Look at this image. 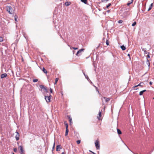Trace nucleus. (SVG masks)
Masks as SVG:
<instances>
[{
    "instance_id": "obj_1",
    "label": "nucleus",
    "mask_w": 154,
    "mask_h": 154,
    "mask_svg": "<svg viewBox=\"0 0 154 154\" xmlns=\"http://www.w3.org/2000/svg\"><path fill=\"white\" fill-rule=\"evenodd\" d=\"M6 10L7 11H8L10 14H12L14 11V10L11 6H7L6 7Z\"/></svg>"
},
{
    "instance_id": "obj_2",
    "label": "nucleus",
    "mask_w": 154,
    "mask_h": 154,
    "mask_svg": "<svg viewBox=\"0 0 154 154\" xmlns=\"http://www.w3.org/2000/svg\"><path fill=\"white\" fill-rule=\"evenodd\" d=\"M95 146L97 149H99L100 148L99 142L98 140H96L95 142Z\"/></svg>"
},
{
    "instance_id": "obj_3",
    "label": "nucleus",
    "mask_w": 154,
    "mask_h": 154,
    "mask_svg": "<svg viewBox=\"0 0 154 154\" xmlns=\"http://www.w3.org/2000/svg\"><path fill=\"white\" fill-rule=\"evenodd\" d=\"M45 99L47 102H49L50 101V95L49 96H45Z\"/></svg>"
},
{
    "instance_id": "obj_4",
    "label": "nucleus",
    "mask_w": 154,
    "mask_h": 154,
    "mask_svg": "<svg viewBox=\"0 0 154 154\" xmlns=\"http://www.w3.org/2000/svg\"><path fill=\"white\" fill-rule=\"evenodd\" d=\"M19 149L20 150V153L21 154H24V150L23 149V148L21 146H20L19 147Z\"/></svg>"
},
{
    "instance_id": "obj_5",
    "label": "nucleus",
    "mask_w": 154,
    "mask_h": 154,
    "mask_svg": "<svg viewBox=\"0 0 154 154\" xmlns=\"http://www.w3.org/2000/svg\"><path fill=\"white\" fill-rule=\"evenodd\" d=\"M143 82H141L139 84L137 85H136L133 87V88H134L140 86L141 87L143 86Z\"/></svg>"
},
{
    "instance_id": "obj_6",
    "label": "nucleus",
    "mask_w": 154,
    "mask_h": 154,
    "mask_svg": "<svg viewBox=\"0 0 154 154\" xmlns=\"http://www.w3.org/2000/svg\"><path fill=\"white\" fill-rule=\"evenodd\" d=\"M103 99H104L105 100V101L106 102H108L110 100V99L109 98H107L105 97H103V98H102V100L103 102Z\"/></svg>"
},
{
    "instance_id": "obj_7",
    "label": "nucleus",
    "mask_w": 154,
    "mask_h": 154,
    "mask_svg": "<svg viewBox=\"0 0 154 154\" xmlns=\"http://www.w3.org/2000/svg\"><path fill=\"white\" fill-rule=\"evenodd\" d=\"M61 146L60 145H57V146L56 148V151H59L60 150V149L61 148L60 147Z\"/></svg>"
},
{
    "instance_id": "obj_8",
    "label": "nucleus",
    "mask_w": 154,
    "mask_h": 154,
    "mask_svg": "<svg viewBox=\"0 0 154 154\" xmlns=\"http://www.w3.org/2000/svg\"><path fill=\"white\" fill-rule=\"evenodd\" d=\"M84 50V49H80V50H79L77 52V53H76V55L77 56H78L79 55V53H81L82 51H83Z\"/></svg>"
},
{
    "instance_id": "obj_9",
    "label": "nucleus",
    "mask_w": 154,
    "mask_h": 154,
    "mask_svg": "<svg viewBox=\"0 0 154 154\" xmlns=\"http://www.w3.org/2000/svg\"><path fill=\"white\" fill-rule=\"evenodd\" d=\"M101 116V112L100 111L99 114L97 116V118L99 119L100 120V117Z\"/></svg>"
},
{
    "instance_id": "obj_10",
    "label": "nucleus",
    "mask_w": 154,
    "mask_h": 154,
    "mask_svg": "<svg viewBox=\"0 0 154 154\" xmlns=\"http://www.w3.org/2000/svg\"><path fill=\"white\" fill-rule=\"evenodd\" d=\"M7 75V74L6 73L3 74L1 75V78H3L6 77Z\"/></svg>"
},
{
    "instance_id": "obj_11",
    "label": "nucleus",
    "mask_w": 154,
    "mask_h": 154,
    "mask_svg": "<svg viewBox=\"0 0 154 154\" xmlns=\"http://www.w3.org/2000/svg\"><path fill=\"white\" fill-rule=\"evenodd\" d=\"M17 134L16 135V136L15 137H16V140H17L19 139V134L17 132Z\"/></svg>"
},
{
    "instance_id": "obj_12",
    "label": "nucleus",
    "mask_w": 154,
    "mask_h": 154,
    "mask_svg": "<svg viewBox=\"0 0 154 154\" xmlns=\"http://www.w3.org/2000/svg\"><path fill=\"white\" fill-rule=\"evenodd\" d=\"M68 132H69V130H68V129L67 128V126H66V128L65 136H66L67 135V134H68Z\"/></svg>"
},
{
    "instance_id": "obj_13",
    "label": "nucleus",
    "mask_w": 154,
    "mask_h": 154,
    "mask_svg": "<svg viewBox=\"0 0 154 154\" xmlns=\"http://www.w3.org/2000/svg\"><path fill=\"white\" fill-rule=\"evenodd\" d=\"M146 91V90H143L142 91H140L139 93V95H142L143 94V93L144 92H145Z\"/></svg>"
},
{
    "instance_id": "obj_14",
    "label": "nucleus",
    "mask_w": 154,
    "mask_h": 154,
    "mask_svg": "<svg viewBox=\"0 0 154 154\" xmlns=\"http://www.w3.org/2000/svg\"><path fill=\"white\" fill-rule=\"evenodd\" d=\"M117 133L119 134H122V132L118 128H117Z\"/></svg>"
},
{
    "instance_id": "obj_15",
    "label": "nucleus",
    "mask_w": 154,
    "mask_h": 154,
    "mask_svg": "<svg viewBox=\"0 0 154 154\" xmlns=\"http://www.w3.org/2000/svg\"><path fill=\"white\" fill-rule=\"evenodd\" d=\"M153 6V3H151L150 5L148 11H149L152 8Z\"/></svg>"
},
{
    "instance_id": "obj_16",
    "label": "nucleus",
    "mask_w": 154,
    "mask_h": 154,
    "mask_svg": "<svg viewBox=\"0 0 154 154\" xmlns=\"http://www.w3.org/2000/svg\"><path fill=\"white\" fill-rule=\"evenodd\" d=\"M121 48L122 50L123 51L125 50L126 49V48H125V47L123 45L121 46Z\"/></svg>"
},
{
    "instance_id": "obj_17",
    "label": "nucleus",
    "mask_w": 154,
    "mask_h": 154,
    "mask_svg": "<svg viewBox=\"0 0 154 154\" xmlns=\"http://www.w3.org/2000/svg\"><path fill=\"white\" fill-rule=\"evenodd\" d=\"M146 64L148 65V67H149L150 65V63L149 60L147 59L146 60Z\"/></svg>"
},
{
    "instance_id": "obj_18",
    "label": "nucleus",
    "mask_w": 154,
    "mask_h": 154,
    "mask_svg": "<svg viewBox=\"0 0 154 154\" xmlns=\"http://www.w3.org/2000/svg\"><path fill=\"white\" fill-rule=\"evenodd\" d=\"M81 1L85 4H86L87 2V0H81Z\"/></svg>"
},
{
    "instance_id": "obj_19",
    "label": "nucleus",
    "mask_w": 154,
    "mask_h": 154,
    "mask_svg": "<svg viewBox=\"0 0 154 154\" xmlns=\"http://www.w3.org/2000/svg\"><path fill=\"white\" fill-rule=\"evenodd\" d=\"M70 4V2H66L65 3V5L66 6H69Z\"/></svg>"
},
{
    "instance_id": "obj_20",
    "label": "nucleus",
    "mask_w": 154,
    "mask_h": 154,
    "mask_svg": "<svg viewBox=\"0 0 154 154\" xmlns=\"http://www.w3.org/2000/svg\"><path fill=\"white\" fill-rule=\"evenodd\" d=\"M42 70L45 73H47V70L45 69V68H43Z\"/></svg>"
},
{
    "instance_id": "obj_21",
    "label": "nucleus",
    "mask_w": 154,
    "mask_h": 154,
    "mask_svg": "<svg viewBox=\"0 0 154 154\" xmlns=\"http://www.w3.org/2000/svg\"><path fill=\"white\" fill-rule=\"evenodd\" d=\"M58 80V78H56V79L55 82L54 83V85H56L57 84Z\"/></svg>"
},
{
    "instance_id": "obj_22",
    "label": "nucleus",
    "mask_w": 154,
    "mask_h": 154,
    "mask_svg": "<svg viewBox=\"0 0 154 154\" xmlns=\"http://www.w3.org/2000/svg\"><path fill=\"white\" fill-rule=\"evenodd\" d=\"M133 2V0H131V2H128L127 4V5L128 6H129L130 5L131 3Z\"/></svg>"
},
{
    "instance_id": "obj_23",
    "label": "nucleus",
    "mask_w": 154,
    "mask_h": 154,
    "mask_svg": "<svg viewBox=\"0 0 154 154\" xmlns=\"http://www.w3.org/2000/svg\"><path fill=\"white\" fill-rule=\"evenodd\" d=\"M40 88L42 89H44L45 88L44 86L42 85H40Z\"/></svg>"
},
{
    "instance_id": "obj_24",
    "label": "nucleus",
    "mask_w": 154,
    "mask_h": 154,
    "mask_svg": "<svg viewBox=\"0 0 154 154\" xmlns=\"http://www.w3.org/2000/svg\"><path fill=\"white\" fill-rule=\"evenodd\" d=\"M69 119L70 124V125H71V123H72V119L71 118H70V117H69Z\"/></svg>"
},
{
    "instance_id": "obj_25",
    "label": "nucleus",
    "mask_w": 154,
    "mask_h": 154,
    "mask_svg": "<svg viewBox=\"0 0 154 154\" xmlns=\"http://www.w3.org/2000/svg\"><path fill=\"white\" fill-rule=\"evenodd\" d=\"M64 124H65L66 127V126H67V128H68V124L66 123V122L65 121L64 122Z\"/></svg>"
},
{
    "instance_id": "obj_26",
    "label": "nucleus",
    "mask_w": 154,
    "mask_h": 154,
    "mask_svg": "<svg viewBox=\"0 0 154 154\" xmlns=\"http://www.w3.org/2000/svg\"><path fill=\"white\" fill-rule=\"evenodd\" d=\"M17 17L16 15H15L14 16V19L15 21H17Z\"/></svg>"
},
{
    "instance_id": "obj_27",
    "label": "nucleus",
    "mask_w": 154,
    "mask_h": 154,
    "mask_svg": "<svg viewBox=\"0 0 154 154\" xmlns=\"http://www.w3.org/2000/svg\"><path fill=\"white\" fill-rule=\"evenodd\" d=\"M136 22H134L132 25V26H134L136 25Z\"/></svg>"
},
{
    "instance_id": "obj_28",
    "label": "nucleus",
    "mask_w": 154,
    "mask_h": 154,
    "mask_svg": "<svg viewBox=\"0 0 154 154\" xmlns=\"http://www.w3.org/2000/svg\"><path fill=\"white\" fill-rule=\"evenodd\" d=\"M38 81V79H33V82H37Z\"/></svg>"
},
{
    "instance_id": "obj_29",
    "label": "nucleus",
    "mask_w": 154,
    "mask_h": 154,
    "mask_svg": "<svg viewBox=\"0 0 154 154\" xmlns=\"http://www.w3.org/2000/svg\"><path fill=\"white\" fill-rule=\"evenodd\" d=\"M84 75H85V77L88 80H89V78L88 77V76L87 75H85V74H84Z\"/></svg>"
},
{
    "instance_id": "obj_30",
    "label": "nucleus",
    "mask_w": 154,
    "mask_h": 154,
    "mask_svg": "<svg viewBox=\"0 0 154 154\" xmlns=\"http://www.w3.org/2000/svg\"><path fill=\"white\" fill-rule=\"evenodd\" d=\"M122 20H119L118 21V23H122Z\"/></svg>"
},
{
    "instance_id": "obj_31",
    "label": "nucleus",
    "mask_w": 154,
    "mask_h": 154,
    "mask_svg": "<svg viewBox=\"0 0 154 154\" xmlns=\"http://www.w3.org/2000/svg\"><path fill=\"white\" fill-rule=\"evenodd\" d=\"M3 38L2 37H0V42L3 41Z\"/></svg>"
},
{
    "instance_id": "obj_32",
    "label": "nucleus",
    "mask_w": 154,
    "mask_h": 154,
    "mask_svg": "<svg viewBox=\"0 0 154 154\" xmlns=\"http://www.w3.org/2000/svg\"><path fill=\"white\" fill-rule=\"evenodd\" d=\"M81 141L80 140H78L76 142L78 144H79L80 143Z\"/></svg>"
},
{
    "instance_id": "obj_33",
    "label": "nucleus",
    "mask_w": 154,
    "mask_h": 154,
    "mask_svg": "<svg viewBox=\"0 0 154 154\" xmlns=\"http://www.w3.org/2000/svg\"><path fill=\"white\" fill-rule=\"evenodd\" d=\"M14 151L15 152H16L17 151V148H14Z\"/></svg>"
},
{
    "instance_id": "obj_34",
    "label": "nucleus",
    "mask_w": 154,
    "mask_h": 154,
    "mask_svg": "<svg viewBox=\"0 0 154 154\" xmlns=\"http://www.w3.org/2000/svg\"><path fill=\"white\" fill-rule=\"evenodd\" d=\"M142 50L143 51H144L145 53H146L147 52L146 51V50L144 48H142Z\"/></svg>"
},
{
    "instance_id": "obj_35",
    "label": "nucleus",
    "mask_w": 154,
    "mask_h": 154,
    "mask_svg": "<svg viewBox=\"0 0 154 154\" xmlns=\"http://www.w3.org/2000/svg\"><path fill=\"white\" fill-rule=\"evenodd\" d=\"M106 44L107 45H109V42H108V40H106Z\"/></svg>"
},
{
    "instance_id": "obj_36",
    "label": "nucleus",
    "mask_w": 154,
    "mask_h": 154,
    "mask_svg": "<svg viewBox=\"0 0 154 154\" xmlns=\"http://www.w3.org/2000/svg\"><path fill=\"white\" fill-rule=\"evenodd\" d=\"M111 5L110 4H108L106 6V8H108L109 6H110Z\"/></svg>"
},
{
    "instance_id": "obj_37",
    "label": "nucleus",
    "mask_w": 154,
    "mask_h": 154,
    "mask_svg": "<svg viewBox=\"0 0 154 154\" xmlns=\"http://www.w3.org/2000/svg\"><path fill=\"white\" fill-rule=\"evenodd\" d=\"M55 144V143H54V145H53V148H52V149H54Z\"/></svg>"
},
{
    "instance_id": "obj_38",
    "label": "nucleus",
    "mask_w": 154,
    "mask_h": 154,
    "mask_svg": "<svg viewBox=\"0 0 154 154\" xmlns=\"http://www.w3.org/2000/svg\"><path fill=\"white\" fill-rule=\"evenodd\" d=\"M72 48L74 50H77L78 49L77 48L72 47Z\"/></svg>"
},
{
    "instance_id": "obj_39",
    "label": "nucleus",
    "mask_w": 154,
    "mask_h": 154,
    "mask_svg": "<svg viewBox=\"0 0 154 154\" xmlns=\"http://www.w3.org/2000/svg\"><path fill=\"white\" fill-rule=\"evenodd\" d=\"M50 91L51 93H52V90L51 88H50Z\"/></svg>"
},
{
    "instance_id": "obj_40",
    "label": "nucleus",
    "mask_w": 154,
    "mask_h": 154,
    "mask_svg": "<svg viewBox=\"0 0 154 154\" xmlns=\"http://www.w3.org/2000/svg\"><path fill=\"white\" fill-rule=\"evenodd\" d=\"M102 2H104L105 1H107L108 0H101Z\"/></svg>"
},
{
    "instance_id": "obj_41",
    "label": "nucleus",
    "mask_w": 154,
    "mask_h": 154,
    "mask_svg": "<svg viewBox=\"0 0 154 154\" xmlns=\"http://www.w3.org/2000/svg\"><path fill=\"white\" fill-rule=\"evenodd\" d=\"M94 87L95 88H96V89L97 91L98 92H99V91H98V89H97V87H96L95 86H94Z\"/></svg>"
},
{
    "instance_id": "obj_42",
    "label": "nucleus",
    "mask_w": 154,
    "mask_h": 154,
    "mask_svg": "<svg viewBox=\"0 0 154 154\" xmlns=\"http://www.w3.org/2000/svg\"><path fill=\"white\" fill-rule=\"evenodd\" d=\"M146 57L149 58L150 57L149 55H147L146 56Z\"/></svg>"
},
{
    "instance_id": "obj_43",
    "label": "nucleus",
    "mask_w": 154,
    "mask_h": 154,
    "mask_svg": "<svg viewBox=\"0 0 154 154\" xmlns=\"http://www.w3.org/2000/svg\"><path fill=\"white\" fill-rule=\"evenodd\" d=\"M152 83V82H149V84L150 85H151Z\"/></svg>"
},
{
    "instance_id": "obj_44",
    "label": "nucleus",
    "mask_w": 154,
    "mask_h": 154,
    "mask_svg": "<svg viewBox=\"0 0 154 154\" xmlns=\"http://www.w3.org/2000/svg\"><path fill=\"white\" fill-rule=\"evenodd\" d=\"M44 89L46 91H47V89H46V88H44Z\"/></svg>"
},
{
    "instance_id": "obj_45",
    "label": "nucleus",
    "mask_w": 154,
    "mask_h": 154,
    "mask_svg": "<svg viewBox=\"0 0 154 154\" xmlns=\"http://www.w3.org/2000/svg\"><path fill=\"white\" fill-rule=\"evenodd\" d=\"M128 56L129 57H130V54H128Z\"/></svg>"
},
{
    "instance_id": "obj_46",
    "label": "nucleus",
    "mask_w": 154,
    "mask_h": 154,
    "mask_svg": "<svg viewBox=\"0 0 154 154\" xmlns=\"http://www.w3.org/2000/svg\"><path fill=\"white\" fill-rule=\"evenodd\" d=\"M92 153L93 154H96L94 152H92Z\"/></svg>"
},
{
    "instance_id": "obj_47",
    "label": "nucleus",
    "mask_w": 154,
    "mask_h": 154,
    "mask_svg": "<svg viewBox=\"0 0 154 154\" xmlns=\"http://www.w3.org/2000/svg\"><path fill=\"white\" fill-rule=\"evenodd\" d=\"M61 154H65L64 152H63Z\"/></svg>"
},
{
    "instance_id": "obj_48",
    "label": "nucleus",
    "mask_w": 154,
    "mask_h": 154,
    "mask_svg": "<svg viewBox=\"0 0 154 154\" xmlns=\"http://www.w3.org/2000/svg\"><path fill=\"white\" fill-rule=\"evenodd\" d=\"M74 52H75V51H73V54H74Z\"/></svg>"
},
{
    "instance_id": "obj_49",
    "label": "nucleus",
    "mask_w": 154,
    "mask_h": 154,
    "mask_svg": "<svg viewBox=\"0 0 154 154\" xmlns=\"http://www.w3.org/2000/svg\"><path fill=\"white\" fill-rule=\"evenodd\" d=\"M89 151L90 152H92V151H90V150Z\"/></svg>"
},
{
    "instance_id": "obj_50",
    "label": "nucleus",
    "mask_w": 154,
    "mask_h": 154,
    "mask_svg": "<svg viewBox=\"0 0 154 154\" xmlns=\"http://www.w3.org/2000/svg\"><path fill=\"white\" fill-rule=\"evenodd\" d=\"M71 48V49H72V47H71V48Z\"/></svg>"
},
{
    "instance_id": "obj_51",
    "label": "nucleus",
    "mask_w": 154,
    "mask_h": 154,
    "mask_svg": "<svg viewBox=\"0 0 154 154\" xmlns=\"http://www.w3.org/2000/svg\"><path fill=\"white\" fill-rule=\"evenodd\" d=\"M99 46H99H98V47H97V48H98Z\"/></svg>"
},
{
    "instance_id": "obj_52",
    "label": "nucleus",
    "mask_w": 154,
    "mask_h": 154,
    "mask_svg": "<svg viewBox=\"0 0 154 154\" xmlns=\"http://www.w3.org/2000/svg\"><path fill=\"white\" fill-rule=\"evenodd\" d=\"M138 89L137 88L136 89V90H137Z\"/></svg>"
},
{
    "instance_id": "obj_53",
    "label": "nucleus",
    "mask_w": 154,
    "mask_h": 154,
    "mask_svg": "<svg viewBox=\"0 0 154 154\" xmlns=\"http://www.w3.org/2000/svg\"><path fill=\"white\" fill-rule=\"evenodd\" d=\"M13 154H14V153H13Z\"/></svg>"
},
{
    "instance_id": "obj_54",
    "label": "nucleus",
    "mask_w": 154,
    "mask_h": 154,
    "mask_svg": "<svg viewBox=\"0 0 154 154\" xmlns=\"http://www.w3.org/2000/svg\"><path fill=\"white\" fill-rule=\"evenodd\" d=\"M153 99H154V97L153 98Z\"/></svg>"
}]
</instances>
